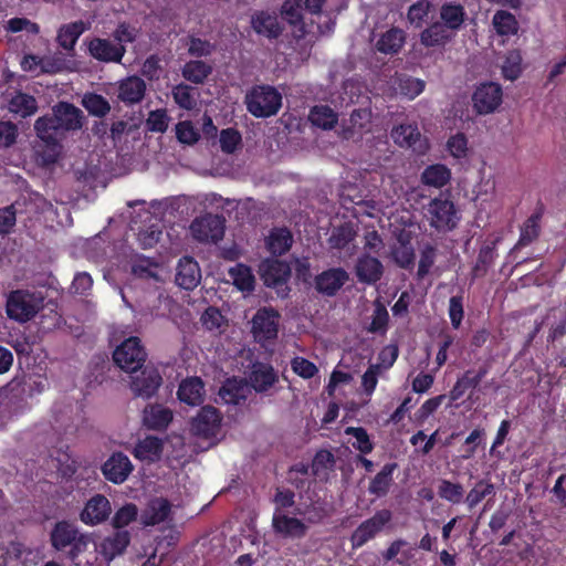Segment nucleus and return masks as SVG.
<instances>
[{
	"instance_id": "69168bd1",
	"label": "nucleus",
	"mask_w": 566,
	"mask_h": 566,
	"mask_svg": "<svg viewBox=\"0 0 566 566\" xmlns=\"http://www.w3.org/2000/svg\"><path fill=\"white\" fill-rule=\"evenodd\" d=\"M219 395L227 403L232 405H239L245 398L243 386L238 384L237 380H228L220 388Z\"/></svg>"
},
{
	"instance_id": "1a4fd4ad",
	"label": "nucleus",
	"mask_w": 566,
	"mask_h": 566,
	"mask_svg": "<svg viewBox=\"0 0 566 566\" xmlns=\"http://www.w3.org/2000/svg\"><path fill=\"white\" fill-rule=\"evenodd\" d=\"M222 415L213 406H203L190 422L193 436L205 439L214 438L221 428Z\"/></svg>"
},
{
	"instance_id": "58836bf2",
	"label": "nucleus",
	"mask_w": 566,
	"mask_h": 566,
	"mask_svg": "<svg viewBox=\"0 0 566 566\" xmlns=\"http://www.w3.org/2000/svg\"><path fill=\"white\" fill-rule=\"evenodd\" d=\"M406 41L405 32L399 28H390L380 35L376 42V49L384 54H397Z\"/></svg>"
},
{
	"instance_id": "8fccbe9b",
	"label": "nucleus",
	"mask_w": 566,
	"mask_h": 566,
	"mask_svg": "<svg viewBox=\"0 0 566 566\" xmlns=\"http://www.w3.org/2000/svg\"><path fill=\"white\" fill-rule=\"evenodd\" d=\"M211 72L212 67L201 60H191L181 70L182 76L195 84H202Z\"/></svg>"
},
{
	"instance_id": "3c124183",
	"label": "nucleus",
	"mask_w": 566,
	"mask_h": 566,
	"mask_svg": "<svg viewBox=\"0 0 566 566\" xmlns=\"http://www.w3.org/2000/svg\"><path fill=\"white\" fill-rule=\"evenodd\" d=\"M36 135L43 143V148L39 150L43 161L45 164H54L62 150L60 137L52 134H41V132H36Z\"/></svg>"
},
{
	"instance_id": "4c0bfd02",
	"label": "nucleus",
	"mask_w": 566,
	"mask_h": 566,
	"mask_svg": "<svg viewBox=\"0 0 566 566\" xmlns=\"http://www.w3.org/2000/svg\"><path fill=\"white\" fill-rule=\"evenodd\" d=\"M397 467L396 462L386 463L371 479L368 485V492L377 497L386 496L394 482L392 474Z\"/></svg>"
},
{
	"instance_id": "c756f323",
	"label": "nucleus",
	"mask_w": 566,
	"mask_h": 566,
	"mask_svg": "<svg viewBox=\"0 0 566 566\" xmlns=\"http://www.w3.org/2000/svg\"><path fill=\"white\" fill-rule=\"evenodd\" d=\"M453 36L454 34L451 33L446 25H442L439 21H434L421 31L420 43L424 48H443Z\"/></svg>"
},
{
	"instance_id": "423d86ee",
	"label": "nucleus",
	"mask_w": 566,
	"mask_h": 566,
	"mask_svg": "<svg viewBox=\"0 0 566 566\" xmlns=\"http://www.w3.org/2000/svg\"><path fill=\"white\" fill-rule=\"evenodd\" d=\"M424 216L430 227L438 232L452 231L460 219L453 201L442 197L433 198L428 203Z\"/></svg>"
},
{
	"instance_id": "f8f14e48",
	"label": "nucleus",
	"mask_w": 566,
	"mask_h": 566,
	"mask_svg": "<svg viewBox=\"0 0 566 566\" xmlns=\"http://www.w3.org/2000/svg\"><path fill=\"white\" fill-rule=\"evenodd\" d=\"M111 513L112 505L109 500L103 494H95L87 500L80 512V520L85 525L95 526L107 521Z\"/></svg>"
},
{
	"instance_id": "393cba45",
	"label": "nucleus",
	"mask_w": 566,
	"mask_h": 566,
	"mask_svg": "<svg viewBox=\"0 0 566 566\" xmlns=\"http://www.w3.org/2000/svg\"><path fill=\"white\" fill-rule=\"evenodd\" d=\"M391 138L400 147L412 148L422 153L427 147L421 139L417 124H400L392 128Z\"/></svg>"
},
{
	"instance_id": "5701e85b",
	"label": "nucleus",
	"mask_w": 566,
	"mask_h": 566,
	"mask_svg": "<svg viewBox=\"0 0 566 566\" xmlns=\"http://www.w3.org/2000/svg\"><path fill=\"white\" fill-rule=\"evenodd\" d=\"M355 274L360 283L376 284L384 274V265L377 258L365 253L357 259Z\"/></svg>"
},
{
	"instance_id": "6ab92c4d",
	"label": "nucleus",
	"mask_w": 566,
	"mask_h": 566,
	"mask_svg": "<svg viewBox=\"0 0 566 566\" xmlns=\"http://www.w3.org/2000/svg\"><path fill=\"white\" fill-rule=\"evenodd\" d=\"M28 408L24 389L19 386L12 388L11 395H7L0 400V429H3L14 416L23 413Z\"/></svg>"
},
{
	"instance_id": "412c9836",
	"label": "nucleus",
	"mask_w": 566,
	"mask_h": 566,
	"mask_svg": "<svg viewBox=\"0 0 566 566\" xmlns=\"http://www.w3.org/2000/svg\"><path fill=\"white\" fill-rule=\"evenodd\" d=\"M201 280V271L198 262L192 256H182L177 265L176 284L184 290L191 291L198 286Z\"/></svg>"
},
{
	"instance_id": "5fc2aeb1",
	"label": "nucleus",
	"mask_w": 566,
	"mask_h": 566,
	"mask_svg": "<svg viewBox=\"0 0 566 566\" xmlns=\"http://www.w3.org/2000/svg\"><path fill=\"white\" fill-rule=\"evenodd\" d=\"M492 24L500 35H514L518 30V22L514 14L504 10L494 13Z\"/></svg>"
},
{
	"instance_id": "4468645a",
	"label": "nucleus",
	"mask_w": 566,
	"mask_h": 566,
	"mask_svg": "<svg viewBox=\"0 0 566 566\" xmlns=\"http://www.w3.org/2000/svg\"><path fill=\"white\" fill-rule=\"evenodd\" d=\"M88 54L104 63H120L126 48L123 44H114L108 39L93 38L87 42Z\"/></svg>"
},
{
	"instance_id": "c85d7f7f",
	"label": "nucleus",
	"mask_w": 566,
	"mask_h": 566,
	"mask_svg": "<svg viewBox=\"0 0 566 566\" xmlns=\"http://www.w3.org/2000/svg\"><path fill=\"white\" fill-rule=\"evenodd\" d=\"M381 363H370L361 377V386L366 396L370 397L378 384V377L388 370L396 361L398 356H379Z\"/></svg>"
},
{
	"instance_id": "ddd939ff",
	"label": "nucleus",
	"mask_w": 566,
	"mask_h": 566,
	"mask_svg": "<svg viewBox=\"0 0 566 566\" xmlns=\"http://www.w3.org/2000/svg\"><path fill=\"white\" fill-rule=\"evenodd\" d=\"M349 275L343 268H331L317 274L314 279L315 290L324 296H335L347 283Z\"/></svg>"
},
{
	"instance_id": "dca6fc26",
	"label": "nucleus",
	"mask_w": 566,
	"mask_h": 566,
	"mask_svg": "<svg viewBox=\"0 0 566 566\" xmlns=\"http://www.w3.org/2000/svg\"><path fill=\"white\" fill-rule=\"evenodd\" d=\"M260 274L268 287H280L287 283L291 268L287 262L279 259H265L260 264Z\"/></svg>"
},
{
	"instance_id": "9b49d317",
	"label": "nucleus",
	"mask_w": 566,
	"mask_h": 566,
	"mask_svg": "<svg viewBox=\"0 0 566 566\" xmlns=\"http://www.w3.org/2000/svg\"><path fill=\"white\" fill-rule=\"evenodd\" d=\"M502 97L503 91L500 84L494 82L482 83L472 95L473 107L480 115L491 114L501 105Z\"/></svg>"
},
{
	"instance_id": "b1692460",
	"label": "nucleus",
	"mask_w": 566,
	"mask_h": 566,
	"mask_svg": "<svg viewBox=\"0 0 566 566\" xmlns=\"http://www.w3.org/2000/svg\"><path fill=\"white\" fill-rule=\"evenodd\" d=\"M181 305L171 296L160 293L144 310V315L151 318L174 319L179 315Z\"/></svg>"
},
{
	"instance_id": "f257e3e1",
	"label": "nucleus",
	"mask_w": 566,
	"mask_h": 566,
	"mask_svg": "<svg viewBox=\"0 0 566 566\" xmlns=\"http://www.w3.org/2000/svg\"><path fill=\"white\" fill-rule=\"evenodd\" d=\"M147 356H112L114 365L130 374V389L137 397H153L163 382L154 366H145Z\"/></svg>"
},
{
	"instance_id": "9d476101",
	"label": "nucleus",
	"mask_w": 566,
	"mask_h": 566,
	"mask_svg": "<svg viewBox=\"0 0 566 566\" xmlns=\"http://www.w3.org/2000/svg\"><path fill=\"white\" fill-rule=\"evenodd\" d=\"M280 314L273 307H262L252 318V333L256 342L263 343L277 337Z\"/></svg>"
},
{
	"instance_id": "f704fd0d",
	"label": "nucleus",
	"mask_w": 566,
	"mask_h": 566,
	"mask_svg": "<svg viewBox=\"0 0 566 566\" xmlns=\"http://www.w3.org/2000/svg\"><path fill=\"white\" fill-rule=\"evenodd\" d=\"M465 17L464 7L461 3L446 2L440 7V22L453 34L462 28Z\"/></svg>"
},
{
	"instance_id": "aec40b11",
	"label": "nucleus",
	"mask_w": 566,
	"mask_h": 566,
	"mask_svg": "<svg viewBox=\"0 0 566 566\" xmlns=\"http://www.w3.org/2000/svg\"><path fill=\"white\" fill-rule=\"evenodd\" d=\"M491 367V360L486 359L478 370L469 369L461 378L457 380L453 388L450 390L449 398L451 401H458L469 389L475 388L480 381L485 377Z\"/></svg>"
},
{
	"instance_id": "ea45409f",
	"label": "nucleus",
	"mask_w": 566,
	"mask_h": 566,
	"mask_svg": "<svg viewBox=\"0 0 566 566\" xmlns=\"http://www.w3.org/2000/svg\"><path fill=\"white\" fill-rule=\"evenodd\" d=\"M542 210L533 212L522 224L520 238L515 249L524 248L533 243L541 233Z\"/></svg>"
},
{
	"instance_id": "7c9ffc66",
	"label": "nucleus",
	"mask_w": 566,
	"mask_h": 566,
	"mask_svg": "<svg viewBox=\"0 0 566 566\" xmlns=\"http://www.w3.org/2000/svg\"><path fill=\"white\" fill-rule=\"evenodd\" d=\"M293 244V234L291 230L285 227H275L271 229L269 235L265 239L266 250L273 256L284 255L290 251Z\"/></svg>"
},
{
	"instance_id": "864d4df0",
	"label": "nucleus",
	"mask_w": 566,
	"mask_h": 566,
	"mask_svg": "<svg viewBox=\"0 0 566 566\" xmlns=\"http://www.w3.org/2000/svg\"><path fill=\"white\" fill-rule=\"evenodd\" d=\"M336 464L335 455L326 449L318 450L311 464L312 474L315 478L326 476Z\"/></svg>"
},
{
	"instance_id": "e433bc0d",
	"label": "nucleus",
	"mask_w": 566,
	"mask_h": 566,
	"mask_svg": "<svg viewBox=\"0 0 566 566\" xmlns=\"http://www.w3.org/2000/svg\"><path fill=\"white\" fill-rule=\"evenodd\" d=\"M163 448L161 439L154 436H147L136 443L133 454L138 460L154 462L160 458Z\"/></svg>"
},
{
	"instance_id": "4be33fe9",
	"label": "nucleus",
	"mask_w": 566,
	"mask_h": 566,
	"mask_svg": "<svg viewBox=\"0 0 566 566\" xmlns=\"http://www.w3.org/2000/svg\"><path fill=\"white\" fill-rule=\"evenodd\" d=\"M146 90V83L142 77L130 75L118 82L117 97L125 105L138 104L144 99Z\"/></svg>"
},
{
	"instance_id": "a878e982",
	"label": "nucleus",
	"mask_w": 566,
	"mask_h": 566,
	"mask_svg": "<svg viewBox=\"0 0 566 566\" xmlns=\"http://www.w3.org/2000/svg\"><path fill=\"white\" fill-rule=\"evenodd\" d=\"M130 543V533L128 531H116L104 537L99 543V554L105 560L111 562L122 555Z\"/></svg>"
},
{
	"instance_id": "774afa93",
	"label": "nucleus",
	"mask_w": 566,
	"mask_h": 566,
	"mask_svg": "<svg viewBox=\"0 0 566 566\" xmlns=\"http://www.w3.org/2000/svg\"><path fill=\"white\" fill-rule=\"evenodd\" d=\"M176 137L181 144L195 145L200 134L190 120H182L176 125Z\"/></svg>"
},
{
	"instance_id": "37998d69",
	"label": "nucleus",
	"mask_w": 566,
	"mask_h": 566,
	"mask_svg": "<svg viewBox=\"0 0 566 566\" xmlns=\"http://www.w3.org/2000/svg\"><path fill=\"white\" fill-rule=\"evenodd\" d=\"M228 274L239 291L250 293L254 290L255 277L249 265L238 263L229 269Z\"/></svg>"
},
{
	"instance_id": "473e14b6",
	"label": "nucleus",
	"mask_w": 566,
	"mask_h": 566,
	"mask_svg": "<svg viewBox=\"0 0 566 566\" xmlns=\"http://www.w3.org/2000/svg\"><path fill=\"white\" fill-rule=\"evenodd\" d=\"M205 396V385L199 377H191L182 380L179 385L177 397L181 402L189 406H198Z\"/></svg>"
},
{
	"instance_id": "c03bdc74",
	"label": "nucleus",
	"mask_w": 566,
	"mask_h": 566,
	"mask_svg": "<svg viewBox=\"0 0 566 566\" xmlns=\"http://www.w3.org/2000/svg\"><path fill=\"white\" fill-rule=\"evenodd\" d=\"M497 242L499 239H495L481 247L476 262L472 269L473 279L483 276L488 272L489 268L493 264L496 256Z\"/></svg>"
},
{
	"instance_id": "338daca9",
	"label": "nucleus",
	"mask_w": 566,
	"mask_h": 566,
	"mask_svg": "<svg viewBox=\"0 0 566 566\" xmlns=\"http://www.w3.org/2000/svg\"><path fill=\"white\" fill-rule=\"evenodd\" d=\"M220 148L226 154H233L242 142V136L235 128H224L220 132Z\"/></svg>"
},
{
	"instance_id": "a19ab883",
	"label": "nucleus",
	"mask_w": 566,
	"mask_h": 566,
	"mask_svg": "<svg viewBox=\"0 0 566 566\" xmlns=\"http://www.w3.org/2000/svg\"><path fill=\"white\" fill-rule=\"evenodd\" d=\"M394 87L401 96L415 99L424 91L426 82L407 74H400L395 78Z\"/></svg>"
},
{
	"instance_id": "4d7b16f0",
	"label": "nucleus",
	"mask_w": 566,
	"mask_h": 566,
	"mask_svg": "<svg viewBox=\"0 0 566 566\" xmlns=\"http://www.w3.org/2000/svg\"><path fill=\"white\" fill-rule=\"evenodd\" d=\"M438 495L452 504H459L463 501L464 489L458 482L442 479L438 485Z\"/></svg>"
},
{
	"instance_id": "6e6d98bb",
	"label": "nucleus",
	"mask_w": 566,
	"mask_h": 566,
	"mask_svg": "<svg viewBox=\"0 0 566 566\" xmlns=\"http://www.w3.org/2000/svg\"><path fill=\"white\" fill-rule=\"evenodd\" d=\"M430 9L431 2L429 0H418L408 9V22L416 29L422 28L428 20Z\"/></svg>"
},
{
	"instance_id": "de8ad7c7",
	"label": "nucleus",
	"mask_w": 566,
	"mask_h": 566,
	"mask_svg": "<svg viewBox=\"0 0 566 566\" xmlns=\"http://www.w3.org/2000/svg\"><path fill=\"white\" fill-rule=\"evenodd\" d=\"M303 9V0H285L280 12L290 25L297 28L301 32H305Z\"/></svg>"
},
{
	"instance_id": "2f4dec72",
	"label": "nucleus",
	"mask_w": 566,
	"mask_h": 566,
	"mask_svg": "<svg viewBox=\"0 0 566 566\" xmlns=\"http://www.w3.org/2000/svg\"><path fill=\"white\" fill-rule=\"evenodd\" d=\"M252 363V369L249 375L250 385L258 392L266 391L277 380V376L272 366L262 363Z\"/></svg>"
},
{
	"instance_id": "e2e57ef3",
	"label": "nucleus",
	"mask_w": 566,
	"mask_h": 566,
	"mask_svg": "<svg viewBox=\"0 0 566 566\" xmlns=\"http://www.w3.org/2000/svg\"><path fill=\"white\" fill-rule=\"evenodd\" d=\"M345 434L355 438L356 441L353 442V447L356 450H358L361 454H368L374 450V443L370 440V437L365 428L347 427L345 429Z\"/></svg>"
},
{
	"instance_id": "6e6552de",
	"label": "nucleus",
	"mask_w": 566,
	"mask_h": 566,
	"mask_svg": "<svg viewBox=\"0 0 566 566\" xmlns=\"http://www.w3.org/2000/svg\"><path fill=\"white\" fill-rule=\"evenodd\" d=\"M224 222L222 216L207 213L196 218L190 224V230L197 241L217 243L224 235Z\"/></svg>"
},
{
	"instance_id": "39448f33",
	"label": "nucleus",
	"mask_w": 566,
	"mask_h": 566,
	"mask_svg": "<svg viewBox=\"0 0 566 566\" xmlns=\"http://www.w3.org/2000/svg\"><path fill=\"white\" fill-rule=\"evenodd\" d=\"M44 297L41 292L15 290L9 294L7 314L10 318L25 323L43 310Z\"/></svg>"
},
{
	"instance_id": "a211bd4d",
	"label": "nucleus",
	"mask_w": 566,
	"mask_h": 566,
	"mask_svg": "<svg viewBox=\"0 0 566 566\" xmlns=\"http://www.w3.org/2000/svg\"><path fill=\"white\" fill-rule=\"evenodd\" d=\"M251 27L256 34L270 40L280 38L284 31L276 13L268 10L255 11L251 17Z\"/></svg>"
},
{
	"instance_id": "0eeeda50",
	"label": "nucleus",
	"mask_w": 566,
	"mask_h": 566,
	"mask_svg": "<svg viewBox=\"0 0 566 566\" xmlns=\"http://www.w3.org/2000/svg\"><path fill=\"white\" fill-rule=\"evenodd\" d=\"M392 521V512L388 509L376 511V513L361 522L350 535V544L353 549H357L366 545L380 534L387 525Z\"/></svg>"
},
{
	"instance_id": "79ce46f5",
	"label": "nucleus",
	"mask_w": 566,
	"mask_h": 566,
	"mask_svg": "<svg viewBox=\"0 0 566 566\" xmlns=\"http://www.w3.org/2000/svg\"><path fill=\"white\" fill-rule=\"evenodd\" d=\"M450 179L451 170L443 164L429 165L421 174V182L434 188L444 187Z\"/></svg>"
},
{
	"instance_id": "cd10ccee",
	"label": "nucleus",
	"mask_w": 566,
	"mask_h": 566,
	"mask_svg": "<svg viewBox=\"0 0 566 566\" xmlns=\"http://www.w3.org/2000/svg\"><path fill=\"white\" fill-rule=\"evenodd\" d=\"M171 512V504L165 497L151 499L142 513V523L145 526H155L165 522Z\"/></svg>"
},
{
	"instance_id": "680f3d73",
	"label": "nucleus",
	"mask_w": 566,
	"mask_h": 566,
	"mask_svg": "<svg viewBox=\"0 0 566 566\" xmlns=\"http://www.w3.org/2000/svg\"><path fill=\"white\" fill-rule=\"evenodd\" d=\"M175 103L182 109L191 111L197 103L193 97V88L188 84L180 83L174 86L171 91Z\"/></svg>"
},
{
	"instance_id": "052dcab7",
	"label": "nucleus",
	"mask_w": 566,
	"mask_h": 566,
	"mask_svg": "<svg viewBox=\"0 0 566 566\" xmlns=\"http://www.w3.org/2000/svg\"><path fill=\"white\" fill-rule=\"evenodd\" d=\"M137 516V505L134 503H126L115 512L111 524L116 531H124L123 528L136 521Z\"/></svg>"
},
{
	"instance_id": "13d9d810",
	"label": "nucleus",
	"mask_w": 566,
	"mask_h": 566,
	"mask_svg": "<svg viewBox=\"0 0 566 566\" xmlns=\"http://www.w3.org/2000/svg\"><path fill=\"white\" fill-rule=\"evenodd\" d=\"M522 73V55L518 50H511L505 54L502 64V75L504 78L514 81Z\"/></svg>"
},
{
	"instance_id": "a18cd8bd",
	"label": "nucleus",
	"mask_w": 566,
	"mask_h": 566,
	"mask_svg": "<svg viewBox=\"0 0 566 566\" xmlns=\"http://www.w3.org/2000/svg\"><path fill=\"white\" fill-rule=\"evenodd\" d=\"M356 237L357 231L355 230L353 223L345 222L333 229L332 234L327 241L331 249L344 250L355 240Z\"/></svg>"
},
{
	"instance_id": "bb28decb",
	"label": "nucleus",
	"mask_w": 566,
	"mask_h": 566,
	"mask_svg": "<svg viewBox=\"0 0 566 566\" xmlns=\"http://www.w3.org/2000/svg\"><path fill=\"white\" fill-rule=\"evenodd\" d=\"M38 109L39 105L36 98L22 91L13 92L8 98V111L13 114L14 117L28 118L35 115Z\"/></svg>"
},
{
	"instance_id": "09e8293b",
	"label": "nucleus",
	"mask_w": 566,
	"mask_h": 566,
	"mask_svg": "<svg viewBox=\"0 0 566 566\" xmlns=\"http://www.w3.org/2000/svg\"><path fill=\"white\" fill-rule=\"evenodd\" d=\"M495 495V486L488 479H481L467 494L464 502L469 510H473L485 497Z\"/></svg>"
},
{
	"instance_id": "603ef678",
	"label": "nucleus",
	"mask_w": 566,
	"mask_h": 566,
	"mask_svg": "<svg viewBox=\"0 0 566 566\" xmlns=\"http://www.w3.org/2000/svg\"><path fill=\"white\" fill-rule=\"evenodd\" d=\"M82 105L91 116L103 118L111 112L109 102L97 93H86L82 98Z\"/></svg>"
},
{
	"instance_id": "f3484780",
	"label": "nucleus",
	"mask_w": 566,
	"mask_h": 566,
	"mask_svg": "<svg viewBox=\"0 0 566 566\" xmlns=\"http://www.w3.org/2000/svg\"><path fill=\"white\" fill-rule=\"evenodd\" d=\"M273 532L284 538H303L307 534L306 524L294 516L275 510L272 516Z\"/></svg>"
},
{
	"instance_id": "bf43d9fd",
	"label": "nucleus",
	"mask_w": 566,
	"mask_h": 566,
	"mask_svg": "<svg viewBox=\"0 0 566 566\" xmlns=\"http://www.w3.org/2000/svg\"><path fill=\"white\" fill-rule=\"evenodd\" d=\"M391 256L395 263L405 270H410L415 265V250L409 242H399L391 250Z\"/></svg>"
},
{
	"instance_id": "f03ea898",
	"label": "nucleus",
	"mask_w": 566,
	"mask_h": 566,
	"mask_svg": "<svg viewBox=\"0 0 566 566\" xmlns=\"http://www.w3.org/2000/svg\"><path fill=\"white\" fill-rule=\"evenodd\" d=\"M91 536L80 531L67 520L57 521L50 532V544L56 552L66 553L67 559L75 562L87 551Z\"/></svg>"
},
{
	"instance_id": "49530a36",
	"label": "nucleus",
	"mask_w": 566,
	"mask_h": 566,
	"mask_svg": "<svg viewBox=\"0 0 566 566\" xmlns=\"http://www.w3.org/2000/svg\"><path fill=\"white\" fill-rule=\"evenodd\" d=\"M311 123L322 129H332L338 122V115L328 105H315L308 115Z\"/></svg>"
},
{
	"instance_id": "0e129e2a",
	"label": "nucleus",
	"mask_w": 566,
	"mask_h": 566,
	"mask_svg": "<svg viewBox=\"0 0 566 566\" xmlns=\"http://www.w3.org/2000/svg\"><path fill=\"white\" fill-rule=\"evenodd\" d=\"M389 314L384 304L377 302L375 304L374 313L371 316V322L368 326V332L385 334L388 328Z\"/></svg>"
},
{
	"instance_id": "c9c22d12",
	"label": "nucleus",
	"mask_w": 566,
	"mask_h": 566,
	"mask_svg": "<svg viewBox=\"0 0 566 566\" xmlns=\"http://www.w3.org/2000/svg\"><path fill=\"white\" fill-rule=\"evenodd\" d=\"M86 30L87 25L82 20L62 24L57 30L56 41L65 51H74L77 40Z\"/></svg>"
},
{
	"instance_id": "7ed1b4c3",
	"label": "nucleus",
	"mask_w": 566,
	"mask_h": 566,
	"mask_svg": "<svg viewBox=\"0 0 566 566\" xmlns=\"http://www.w3.org/2000/svg\"><path fill=\"white\" fill-rule=\"evenodd\" d=\"M83 112L67 102H59L53 107L51 116L39 117L34 123L35 132L62 137L65 132L77 130L82 127Z\"/></svg>"
},
{
	"instance_id": "20e7f679",
	"label": "nucleus",
	"mask_w": 566,
	"mask_h": 566,
	"mask_svg": "<svg viewBox=\"0 0 566 566\" xmlns=\"http://www.w3.org/2000/svg\"><path fill=\"white\" fill-rule=\"evenodd\" d=\"M248 112L256 118H268L277 114L282 106L281 93L271 85H254L245 95Z\"/></svg>"
},
{
	"instance_id": "72a5a7b5",
	"label": "nucleus",
	"mask_w": 566,
	"mask_h": 566,
	"mask_svg": "<svg viewBox=\"0 0 566 566\" xmlns=\"http://www.w3.org/2000/svg\"><path fill=\"white\" fill-rule=\"evenodd\" d=\"M172 421V412L163 405H149L144 409L143 422L151 430H165Z\"/></svg>"
},
{
	"instance_id": "2eb2a0df",
	"label": "nucleus",
	"mask_w": 566,
	"mask_h": 566,
	"mask_svg": "<svg viewBox=\"0 0 566 566\" xmlns=\"http://www.w3.org/2000/svg\"><path fill=\"white\" fill-rule=\"evenodd\" d=\"M101 469L104 478L107 481L114 484H122L127 480L134 470V465L125 453L118 451L114 452L104 462Z\"/></svg>"
}]
</instances>
